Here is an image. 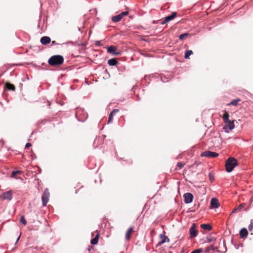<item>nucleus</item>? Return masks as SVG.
<instances>
[{"label":"nucleus","mask_w":253,"mask_h":253,"mask_svg":"<svg viewBox=\"0 0 253 253\" xmlns=\"http://www.w3.org/2000/svg\"><path fill=\"white\" fill-rule=\"evenodd\" d=\"M160 238L162 239V241L160 242H159V243L158 244L160 246L166 242H169V238L166 235L161 234Z\"/></svg>","instance_id":"obj_18"},{"label":"nucleus","mask_w":253,"mask_h":253,"mask_svg":"<svg viewBox=\"0 0 253 253\" xmlns=\"http://www.w3.org/2000/svg\"><path fill=\"white\" fill-rule=\"evenodd\" d=\"M224 114L222 115V117L225 123H227V122H229L230 120L229 119V113L226 111H223Z\"/></svg>","instance_id":"obj_19"},{"label":"nucleus","mask_w":253,"mask_h":253,"mask_svg":"<svg viewBox=\"0 0 253 253\" xmlns=\"http://www.w3.org/2000/svg\"><path fill=\"white\" fill-rule=\"evenodd\" d=\"M226 125L224 126L223 129L226 130L227 129H229V130H232L234 128V124L233 122L229 121V122H227L225 123Z\"/></svg>","instance_id":"obj_15"},{"label":"nucleus","mask_w":253,"mask_h":253,"mask_svg":"<svg viewBox=\"0 0 253 253\" xmlns=\"http://www.w3.org/2000/svg\"><path fill=\"white\" fill-rule=\"evenodd\" d=\"M245 206V204H240L237 208H235L232 211V212H235L236 211H241L242 209Z\"/></svg>","instance_id":"obj_28"},{"label":"nucleus","mask_w":253,"mask_h":253,"mask_svg":"<svg viewBox=\"0 0 253 253\" xmlns=\"http://www.w3.org/2000/svg\"><path fill=\"white\" fill-rule=\"evenodd\" d=\"M119 110L117 109L113 110V111L110 113L109 115L108 118V123L112 122L114 116L116 115L118 112H119Z\"/></svg>","instance_id":"obj_16"},{"label":"nucleus","mask_w":253,"mask_h":253,"mask_svg":"<svg viewBox=\"0 0 253 253\" xmlns=\"http://www.w3.org/2000/svg\"><path fill=\"white\" fill-rule=\"evenodd\" d=\"M76 117L78 121L81 122L84 121L87 117V114L82 108H77Z\"/></svg>","instance_id":"obj_3"},{"label":"nucleus","mask_w":253,"mask_h":253,"mask_svg":"<svg viewBox=\"0 0 253 253\" xmlns=\"http://www.w3.org/2000/svg\"><path fill=\"white\" fill-rule=\"evenodd\" d=\"M93 249V247L91 246H89L88 248V251H90L91 250H92Z\"/></svg>","instance_id":"obj_37"},{"label":"nucleus","mask_w":253,"mask_h":253,"mask_svg":"<svg viewBox=\"0 0 253 253\" xmlns=\"http://www.w3.org/2000/svg\"><path fill=\"white\" fill-rule=\"evenodd\" d=\"M176 12H174L173 13H171V15H169L167 17H166L164 20L161 22V24L162 25H164L166 23L169 22L170 21L173 20L176 16Z\"/></svg>","instance_id":"obj_9"},{"label":"nucleus","mask_w":253,"mask_h":253,"mask_svg":"<svg viewBox=\"0 0 253 253\" xmlns=\"http://www.w3.org/2000/svg\"><path fill=\"white\" fill-rule=\"evenodd\" d=\"M64 57L60 55L52 56L48 60V64L51 66H57L63 64L64 63Z\"/></svg>","instance_id":"obj_1"},{"label":"nucleus","mask_w":253,"mask_h":253,"mask_svg":"<svg viewBox=\"0 0 253 253\" xmlns=\"http://www.w3.org/2000/svg\"><path fill=\"white\" fill-rule=\"evenodd\" d=\"M184 165V164H183L182 162H178L177 164V167L179 168V169H182Z\"/></svg>","instance_id":"obj_32"},{"label":"nucleus","mask_w":253,"mask_h":253,"mask_svg":"<svg viewBox=\"0 0 253 253\" xmlns=\"http://www.w3.org/2000/svg\"><path fill=\"white\" fill-rule=\"evenodd\" d=\"M41 42L43 45H46L51 42V39L49 37L44 36L41 39Z\"/></svg>","instance_id":"obj_14"},{"label":"nucleus","mask_w":253,"mask_h":253,"mask_svg":"<svg viewBox=\"0 0 253 253\" xmlns=\"http://www.w3.org/2000/svg\"><path fill=\"white\" fill-rule=\"evenodd\" d=\"M155 230L154 229H153L151 231V234H155Z\"/></svg>","instance_id":"obj_39"},{"label":"nucleus","mask_w":253,"mask_h":253,"mask_svg":"<svg viewBox=\"0 0 253 253\" xmlns=\"http://www.w3.org/2000/svg\"><path fill=\"white\" fill-rule=\"evenodd\" d=\"M1 198L3 200H11L12 198V193L11 191H8L3 193L1 196Z\"/></svg>","instance_id":"obj_10"},{"label":"nucleus","mask_w":253,"mask_h":253,"mask_svg":"<svg viewBox=\"0 0 253 253\" xmlns=\"http://www.w3.org/2000/svg\"><path fill=\"white\" fill-rule=\"evenodd\" d=\"M128 14V12L124 11L120 13L117 15L114 16L112 17V20L114 22H117L120 21L125 16H126Z\"/></svg>","instance_id":"obj_5"},{"label":"nucleus","mask_w":253,"mask_h":253,"mask_svg":"<svg viewBox=\"0 0 253 253\" xmlns=\"http://www.w3.org/2000/svg\"><path fill=\"white\" fill-rule=\"evenodd\" d=\"M19 238H20V236L18 237V238H17V239L16 240V243L18 242V241L19 240Z\"/></svg>","instance_id":"obj_42"},{"label":"nucleus","mask_w":253,"mask_h":253,"mask_svg":"<svg viewBox=\"0 0 253 253\" xmlns=\"http://www.w3.org/2000/svg\"><path fill=\"white\" fill-rule=\"evenodd\" d=\"M5 88L8 90L15 91V86L13 84L8 83L5 84Z\"/></svg>","instance_id":"obj_21"},{"label":"nucleus","mask_w":253,"mask_h":253,"mask_svg":"<svg viewBox=\"0 0 253 253\" xmlns=\"http://www.w3.org/2000/svg\"><path fill=\"white\" fill-rule=\"evenodd\" d=\"M57 44H59L57 43L56 42V41H52V42H51V45H57Z\"/></svg>","instance_id":"obj_34"},{"label":"nucleus","mask_w":253,"mask_h":253,"mask_svg":"<svg viewBox=\"0 0 253 253\" xmlns=\"http://www.w3.org/2000/svg\"><path fill=\"white\" fill-rule=\"evenodd\" d=\"M49 197V192L48 191V189H45L42 197V204L43 207L46 206L47 203L48 202Z\"/></svg>","instance_id":"obj_4"},{"label":"nucleus","mask_w":253,"mask_h":253,"mask_svg":"<svg viewBox=\"0 0 253 253\" xmlns=\"http://www.w3.org/2000/svg\"><path fill=\"white\" fill-rule=\"evenodd\" d=\"M241 101V99L239 98H237L234 100H233L230 103L228 104V105H233L237 106L239 103Z\"/></svg>","instance_id":"obj_25"},{"label":"nucleus","mask_w":253,"mask_h":253,"mask_svg":"<svg viewBox=\"0 0 253 253\" xmlns=\"http://www.w3.org/2000/svg\"><path fill=\"white\" fill-rule=\"evenodd\" d=\"M117 49L116 47L113 46H110L108 47L107 51L108 52L112 53L113 55H119L120 54V52L117 51Z\"/></svg>","instance_id":"obj_11"},{"label":"nucleus","mask_w":253,"mask_h":253,"mask_svg":"<svg viewBox=\"0 0 253 253\" xmlns=\"http://www.w3.org/2000/svg\"><path fill=\"white\" fill-rule=\"evenodd\" d=\"M184 201L186 204H190L193 201V196L190 193H185L183 195Z\"/></svg>","instance_id":"obj_8"},{"label":"nucleus","mask_w":253,"mask_h":253,"mask_svg":"<svg viewBox=\"0 0 253 253\" xmlns=\"http://www.w3.org/2000/svg\"><path fill=\"white\" fill-rule=\"evenodd\" d=\"M192 53H193V52L192 50H187L184 55L185 58H186V59L189 58V56L191 55V54H192Z\"/></svg>","instance_id":"obj_29"},{"label":"nucleus","mask_w":253,"mask_h":253,"mask_svg":"<svg viewBox=\"0 0 253 253\" xmlns=\"http://www.w3.org/2000/svg\"><path fill=\"white\" fill-rule=\"evenodd\" d=\"M252 228H253V225H251V224H250V225L249 226V229L250 230H252Z\"/></svg>","instance_id":"obj_38"},{"label":"nucleus","mask_w":253,"mask_h":253,"mask_svg":"<svg viewBox=\"0 0 253 253\" xmlns=\"http://www.w3.org/2000/svg\"><path fill=\"white\" fill-rule=\"evenodd\" d=\"M203 251L202 249H198L192 251L191 253H200Z\"/></svg>","instance_id":"obj_33"},{"label":"nucleus","mask_w":253,"mask_h":253,"mask_svg":"<svg viewBox=\"0 0 253 253\" xmlns=\"http://www.w3.org/2000/svg\"><path fill=\"white\" fill-rule=\"evenodd\" d=\"M238 162L236 159L233 157L229 158L226 161L225 168L227 172H231L234 168L237 166Z\"/></svg>","instance_id":"obj_2"},{"label":"nucleus","mask_w":253,"mask_h":253,"mask_svg":"<svg viewBox=\"0 0 253 253\" xmlns=\"http://www.w3.org/2000/svg\"><path fill=\"white\" fill-rule=\"evenodd\" d=\"M99 234H97L96 236L91 240L90 243L92 245H96L98 242Z\"/></svg>","instance_id":"obj_26"},{"label":"nucleus","mask_w":253,"mask_h":253,"mask_svg":"<svg viewBox=\"0 0 253 253\" xmlns=\"http://www.w3.org/2000/svg\"><path fill=\"white\" fill-rule=\"evenodd\" d=\"M20 222L22 224H23L24 225H26L27 224V221L25 219L24 216H21L20 217Z\"/></svg>","instance_id":"obj_31"},{"label":"nucleus","mask_w":253,"mask_h":253,"mask_svg":"<svg viewBox=\"0 0 253 253\" xmlns=\"http://www.w3.org/2000/svg\"><path fill=\"white\" fill-rule=\"evenodd\" d=\"M99 43H100L99 41L96 42V44L98 45H99Z\"/></svg>","instance_id":"obj_40"},{"label":"nucleus","mask_w":253,"mask_h":253,"mask_svg":"<svg viewBox=\"0 0 253 253\" xmlns=\"http://www.w3.org/2000/svg\"><path fill=\"white\" fill-rule=\"evenodd\" d=\"M216 240V238L212 236H208L207 237L206 241V243H212Z\"/></svg>","instance_id":"obj_27"},{"label":"nucleus","mask_w":253,"mask_h":253,"mask_svg":"<svg viewBox=\"0 0 253 253\" xmlns=\"http://www.w3.org/2000/svg\"><path fill=\"white\" fill-rule=\"evenodd\" d=\"M190 237L194 238L197 236L198 231L196 229V224L193 223L189 230Z\"/></svg>","instance_id":"obj_7"},{"label":"nucleus","mask_w":253,"mask_h":253,"mask_svg":"<svg viewBox=\"0 0 253 253\" xmlns=\"http://www.w3.org/2000/svg\"><path fill=\"white\" fill-rule=\"evenodd\" d=\"M118 63H119L118 61L115 58H112V59H109L108 61V64L110 66H115V65H117Z\"/></svg>","instance_id":"obj_23"},{"label":"nucleus","mask_w":253,"mask_h":253,"mask_svg":"<svg viewBox=\"0 0 253 253\" xmlns=\"http://www.w3.org/2000/svg\"><path fill=\"white\" fill-rule=\"evenodd\" d=\"M134 232V227L131 226L126 232L125 238L126 240L128 241L130 238L131 234Z\"/></svg>","instance_id":"obj_12"},{"label":"nucleus","mask_w":253,"mask_h":253,"mask_svg":"<svg viewBox=\"0 0 253 253\" xmlns=\"http://www.w3.org/2000/svg\"><path fill=\"white\" fill-rule=\"evenodd\" d=\"M248 234V232L247 229L244 228L240 231V236L241 238H244L247 237Z\"/></svg>","instance_id":"obj_20"},{"label":"nucleus","mask_w":253,"mask_h":253,"mask_svg":"<svg viewBox=\"0 0 253 253\" xmlns=\"http://www.w3.org/2000/svg\"><path fill=\"white\" fill-rule=\"evenodd\" d=\"M201 228L207 231H210L212 229L211 226L209 224H202L201 225Z\"/></svg>","instance_id":"obj_22"},{"label":"nucleus","mask_w":253,"mask_h":253,"mask_svg":"<svg viewBox=\"0 0 253 253\" xmlns=\"http://www.w3.org/2000/svg\"><path fill=\"white\" fill-rule=\"evenodd\" d=\"M219 206L218 201L216 198H212L211 201V207L212 208H217Z\"/></svg>","instance_id":"obj_17"},{"label":"nucleus","mask_w":253,"mask_h":253,"mask_svg":"<svg viewBox=\"0 0 253 253\" xmlns=\"http://www.w3.org/2000/svg\"><path fill=\"white\" fill-rule=\"evenodd\" d=\"M218 156V153L210 151L203 152L201 154V157H206L208 158H215L217 157Z\"/></svg>","instance_id":"obj_6"},{"label":"nucleus","mask_w":253,"mask_h":253,"mask_svg":"<svg viewBox=\"0 0 253 253\" xmlns=\"http://www.w3.org/2000/svg\"><path fill=\"white\" fill-rule=\"evenodd\" d=\"M99 140V138H96L94 140V144H95L96 142H98Z\"/></svg>","instance_id":"obj_36"},{"label":"nucleus","mask_w":253,"mask_h":253,"mask_svg":"<svg viewBox=\"0 0 253 253\" xmlns=\"http://www.w3.org/2000/svg\"><path fill=\"white\" fill-rule=\"evenodd\" d=\"M47 103H48V106H49V107H50V102L49 101H48Z\"/></svg>","instance_id":"obj_41"},{"label":"nucleus","mask_w":253,"mask_h":253,"mask_svg":"<svg viewBox=\"0 0 253 253\" xmlns=\"http://www.w3.org/2000/svg\"><path fill=\"white\" fill-rule=\"evenodd\" d=\"M22 173V171L21 170H15L13 171L11 174V177L12 178H16V176L17 174H21Z\"/></svg>","instance_id":"obj_24"},{"label":"nucleus","mask_w":253,"mask_h":253,"mask_svg":"<svg viewBox=\"0 0 253 253\" xmlns=\"http://www.w3.org/2000/svg\"><path fill=\"white\" fill-rule=\"evenodd\" d=\"M217 247H215L213 245H211L210 246L207 247L205 249V253H212L217 250Z\"/></svg>","instance_id":"obj_13"},{"label":"nucleus","mask_w":253,"mask_h":253,"mask_svg":"<svg viewBox=\"0 0 253 253\" xmlns=\"http://www.w3.org/2000/svg\"><path fill=\"white\" fill-rule=\"evenodd\" d=\"M188 36H189V34L188 33H184V34H182L180 35L179 36V39L180 40H183L185 38H186Z\"/></svg>","instance_id":"obj_30"},{"label":"nucleus","mask_w":253,"mask_h":253,"mask_svg":"<svg viewBox=\"0 0 253 253\" xmlns=\"http://www.w3.org/2000/svg\"><path fill=\"white\" fill-rule=\"evenodd\" d=\"M31 144L30 143H27L26 144V146H25V148H27L30 146H31Z\"/></svg>","instance_id":"obj_35"}]
</instances>
